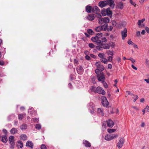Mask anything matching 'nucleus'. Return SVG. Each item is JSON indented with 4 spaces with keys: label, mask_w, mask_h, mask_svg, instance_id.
I'll use <instances>...</instances> for the list:
<instances>
[{
    "label": "nucleus",
    "mask_w": 149,
    "mask_h": 149,
    "mask_svg": "<svg viewBox=\"0 0 149 149\" xmlns=\"http://www.w3.org/2000/svg\"><path fill=\"white\" fill-rule=\"evenodd\" d=\"M96 48L99 51L102 50L103 49H108L110 48V45L108 44L101 42L100 44L96 46Z\"/></svg>",
    "instance_id": "nucleus-1"
},
{
    "label": "nucleus",
    "mask_w": 149,
    "mask_h": 149,
    "mask_svg": "<svg viewBox=\"0 0 149 149\" xmlns=\"http://www.w3.org/2000/svg\"><path fill=\"white\" fill-rule=\"evenodd\" d=\"M145 30L146 32L148 33H149V29L148 27H146L145 28Z\"/></svg>",
    "instance_id": "nucleus-64"
},
{
    "label": "nucleus",
    "mask_w": 149,
    "mask_h": 149,
    "mask_svg": "<svg viewBox=\"0 0 149 149\" xmlns=\"http://www.w3.org/2000/svg\"><path fill=\"white\" fill-rule=\"evenodd\" d=\"M113 29V27L112 26H110L109 28H107V31H111Z\"/></svg>",
    "instance_id": "nucleus-57"
},
{
    "label": "nucleus",
    "mask_w": 149,
    "mask_h": 149,
    "mask_svg": "<svg viewBox=\"0 0 149 149\" xmlns=\"http://www.w3.org/2000/svg\"><path fill=\"white\" fill-rule=\"evenodd\" d=\"M118 7L120 9H122L123 7V3L120 2L118 4Z\"/></svg>",
    "instance_id": "nucleus-27"
},
{
    "label": "nucleus",
    "mask_w": 149,
    "mask_h": 149,
    "mask_svg": "<svg viewBox=\"0 0 149 149\" xmlns=\"http://www.w3.org/2000/svg\"><path fill=\"white\" fill-rule=\"evenodd\" d=\"M14 137L13 136H10L9 138V141L10 142L14 141Z\"/></svg>",
    "instance_id": "nucleus-42"
},
{
    "label": "nucleus",
    "mask_w": 149,
    "mask_h": 149,
    "mask_svg": "<svg viewBox=\"0 0 149 149\" xmlns=\"http://www.w3.org/2000/svg\"><path fill=\"white\" fill-rule=\"evenodd\" d=\"M41 149H47L46 146L44 144H42L40 147Z\"/></svg>",
    "instance_id": "nucleus-52"
},
{
    "label": "nucleus",
    "mask_w": 149,
    "mask_h": 149,
    "mask_svg": "<svg viewBox=\"0 0 149 149\" xmlns=\"http://www.w3.org/2000/svg\"><path fill=\"white\" fill-rule=\"evenodd\" d=\"M136 35L137 36L139 37L140 36L141 33L139 31H137L136 32Z\"/></svg>",
    "instance_id": "nucleus-62"
},
{
    "label": "nucleus",
    "mask_w": 149,
    "mask_h": 149,
    "mask_svg": "<svg viewBox=\"0 0 149 149\" xmlns=\"http://www.w3.org/2000/svg\"><path fill=\"white\" fill-rule=\"evenodd\" d=\"M28 113L31 114L32 116H34L36 114V111L33 110L32 107H30L28 110Z\"/></svg>",
    "instance_id": "nucleus-10"
},
{
    "label": "nucleus",
    "mask_w": 149,
    "mask_h": 149,
    "mask_svg": "<svg viewBox=\"0 0 149 149\" xmlns=\"http://www.w3.org/2000/svg\"><path fill=\"white\" fill-rule=\"evenodd\" d=\"M35 128L38 130H40L41 128V125L40 124H36V125Z\"/></svg>",
    "instance_id": "nucleus-39"
},
{
    "label": "nucleus",
    "mask_w": 149,
    "mask_h": 149,
    "mask_svg": "<svg viewBox=\"0 0 149 149\" xmlns=\"http://www.w3.org/2000/svg\"><path fill=\"white\" fill-rule=\"evenodd\" d=\"M17 132V129L15 128H12L10 130V132L12 134H15Z\"/></svg>",
    "instance_id": "nucleus-23"
},
{
    "label": "nucleus",
    "mask_w": 149,
    "mask_h": 149,
    "mask_svg": "<svg viewBox=\"0 0 149 149\" xmlns=\"http://www.w3.org/2000/svg\"><path fill=\"white\" fill-rule=\"evenodd\" d=\"M1 141L3 142L6 143L7 141V138L6 136H4L2 137Z\"/></svg>",
    "instance_id": "nucleus-32"
},
{
    "label": "nucleus",
    "mask_w": 149,
    "mask_h": 149,
    "mask_svg": "<svg viewBox=\"0 0 149 149\" xmlns=\"http://www.w3.org/2000/svg\"><path fill=\"white\" fill-rule=\"evenodd\" d=\"M85 58L88 60H89L91 59L90 57L88 55H86L85 57Z\"/></svg>",
    "instance_id": "nucleus-59"
},
{
    "label": "nucleus",
    "mask_w": 149,
    "mask_h": 149,
    "mask_svg": "<svg viewBox=\"0 0 149 149\" xmlns=\"http://www.w3.org/2000/svg\"><path fill=\"white\" fill-rule=\"evenodd\" d=\"M96 93L99 94H102L103 95L105 94V92L103 89L100 87H98L97 88Z\"/></svg>",
    "instance_id": "nucleus-8"
},
{
    "label": "nucleus",
    "mask_w": 149,
    "mask_h": 149,
    "mask_svg": "<svg viewBox=\"0 0 149 149\" xmlns=\"http://www.w3.org/2000/svg\"><path fill=\"white\" fill-rule=\"evenodd\" d=\"M31 120L34 123H38L39 121V118H32Z\"/></svg>",
    "instance_id": "nucleus-37"
},
{
    "label": "nucleus",
    "mask_w": 149,
    "mask_h": 149,
    "mask_svg": "<svg viewBox=\"0 0 149 149\" xmlns=\"http://www.w3.org/2000/svg\"><path fill=\"white\" fill-rule=\"evenodd\" d=\"M95 30L96 32H100L102 30V27L99 26L95 28Z\"/></svg>",
    "instance_id": "nucleus-29"
},
{
    "label": "nucleus",
    "mask_w": 149,
    "mask_h": 149,
    "mask_svg": "<svg viewBox=\"0 0 149 149\" xmlns=\"http://www.w3.org/2000/svg\"><path fill=\"white\" fill-rule=\"evenodd\" d=\"M133 98L134 99V102H135L136 100L138 98V97L137 95H136L134 96H133Z\"/></svg>",
    "instance_id": "nucleus-54"
},
{
    "label": "nucleus",
    "mask_w": 149,
    "mask_h": 149,
    "mask_svg": "<svg viewBox=\"0 0 149 149\" xmlns=\"http://www.w3.org/2000/svg\"><path fill=\"white\" fill-rule=\"evenodd\" d=\"M102 105L104 107H107L108 106L109 102L107 98L104 96H102L101 98Z\"/></svg>",
    "instance_id": "nucleus-4"
},
{
    "label": "nucleus",
    "mask_w": 149,
    "mask_h": 149,
    "mask_svg": "<svg viewBox=\"0 0 149 149\" xmlns=\"http://www.w3.org/2000/svg\"><path fill=\"white\" fill-rule=\"evenodd\" d=\"M108 2L109 3V4L111 7L113 8L115 6L114 1L112 0H109Z\"/></svg>",
    "instance_id": "nucleus-22"
},
{
    "label": "nucleus",
    "mask_w": 149,
    "mask_h": 149,
    "mask_svg": "<svg viewBox=\"0 0 149 149\" xmlns=\"http://www.w3.org/2000/svg\"><path fill=\"white\" fill-rule=\"evenodd\" d=\"M124 139L123 138H120L117 143V146L119 148H121L124 144Z\"/></svg>",
    "instance_id": "nucleus-7"
},
{
    "label": "nucleus",
    "mask_w": 149,
    "mask_h": 149,
    "mask_svg": "<svg viewBox=\"0 0 149 149\" xmlns=\"http://www.w3.org/2000/svg\"><path fill=\"white\" fill-rule=\"evenodd\" d=\"M139 26V27L140 28H143L145 26V24H144L142 23L141 24V25Z\"/></svg>",
    "instance_id": "nucleus-63"
},
{
    "label": "nucleus",
    "mask_w": 149,
    "mask_h": 149,
    "mask_svg": "<svg viewBox=\"0 0 149 149\" xmlns=\"http://www.w3.org/2000/svg\"><path fill=\"white\" fill-rule=\"evenodd\" d=\"M101 40L102 43H103L104 42H107V39L105 37H104L102 38Z\"/></svg>",
    "instance_id": "nucleus-48"
},
{
    "label": "nucleus",
    "mask_w": 149,
    "mask_h": 149,
    "mask_svg": "<svg viewBox=\"0 0 149 149\" xmlns=\"http://www.w3.org/2000/svg\"><path fill=\"white\" fill-rule=\"evenodd\" d=\"M106 53L108 55H110L111 56H113L114 55V52L113 50H107L106 51Z\"/></svg>",
    "instance_id": "nucleus-24"
},
{
    "label": "nucleus",
    "mask_w": 149,
    "mask_h": 149,
    "mask_svg": "<svg viewBox=\"0 0 149 149\" xmlns=\"http://www.w3.org/2000/svg\"><path fill=\"white\" fill-rule=\"evenodd\" d=\"M108 26V24H104L103 25L101 26L102 30L104 31H106L107 30Z\"/></svg>",
    "instance_id": "nucleus-20"
},
{
    "label": "nucleus",
    "mask_w": 149,
    "mask_h": 149,
    "mask_svg": "<svg viewBox=\"0 0 149 149\" xmlns=\"http://www.w3.org/2000/svg\"><path fill=\"white\" fill-rule=\"evenodd\" d=\"M90 90L91 91L96 93L97 88L93 86H91L90 88Z\"/></svg>",
    "instance_id": "nucleus-36"
},
{
    "label": "nucleus",
    "mask_w": 149,
    "mask_h": 149,
    "mask_svg": "<svg viewBox=\"0 0 149 149\" xmlns=\"http://www.w3.org/2000/svg\"><path fill=\"white\" fill-rule=\"evenodd\" d=\"M97 112L99 115L102 116H104L103 111L101 108H98L97 110Z\"/></svg>",
    "instance_id": "nucleus-18"
},
{
    "label": "nucleus",
    "mask_w": 149,
    "mask_h": 149,
    "mask_svg": "<svg viewBox=\"0 0 149 149\" xmlns=\"http://www.w3.org/2000/svg\"><path fill=\"white\" fill-rule=\"evenodd\" d=\"M20 138L22 140H26L27 139V136L25 134H22L20 135Z\"/></svg>",
    "instance_id": "nucleus-25"
},
{
    "label": "nucleus",
    "mask_w": 149,
    "mask_h": 149,
    "mask_svg": "<svg viewBox=\"0 0 149 149\" xmlns=\"http://www.w3.org/2000/svg\"><path fill=\"white\" fill-rule=\"evenodd\" d=\"M106 10L107 11V15L109 16L112 14V12L109 10V8H107Z\"/></svg>",
    "instance_id": "nucleus-35"
},
{
    "label": "nucleus",
    "mask_w": 149,
    "mask_h": 149,
    "mask_svg": "<svg viewBox=\"0 0 149 149\" xmlns=\"http://www.w3.org/2000/svg\"><path fill=\"white\" fill-rule=\"evenodd\" d=\"M91 40L93 42H96L97 43L98 45L100 44L101 43V38L99 37H97L96 36L95 37H93L91 38Z\"/></svg>",
    "instance_id": "nucleus-3"
},
{
    "label": "nucleus",
    "mask_w": 149,
    "mask_h": 149,
    "mask_svg": "<svg viewBox=\"0 0 149 149\" xmlns=\"http://www.w3.org/2000/svg\"><path fill=\"white\" fill-rule=\"evenodd\" d=\"M109 18L108 17L99 18L98 19V23L100 24H102L104 23L107 24L109 22Z\"/></svg>",
    "instance_id": "nucleus-2"
},
{
    "label": "nucleus",
    "mask_w": 149,
    "mask_h": 149,
    "mask_svg": "<svg viewBox=\"0 0 149 149\" xmlns=\"http://www.w3.org/2000/svg\"><path fill=\"white\" fill-rule=\"evenodd\" d=\"M19 144H20V148H22L23 147V143L22 142L20 141H18Z\"/></svg>",
    "instance_id": "nucleus-47"
},
{
    "label": "nucleus",
    "mask_w": 149,
    "mask_h": 149,
    "mask_svg": "<svg viewBox=\"0 0 149 149\" xmlns=\"http://www.w3.org/2000/svg\"><path fill=\"white\" fill-rule=\"evenodd\" d=\"M95 17V15L94 14H89L88 15L87 18L89 20L92 21L94 19Z\"/></svg>",
    "instance_id": "nucleus-17"
},
{
    "label": "nucleus",
    "mask_w": 149,
    "mask_h": 149,
    "mask_svg": "<svg viewBox=\"0 0 149 149\" xmlns=\"http://www.w3.org/2000/svg\"><path fill=\"white\" fill-rule=\"evenodd\" d=\"M102 71H100L99 69H97L95 70V72L97 74V75H99L100 74H101V73H103Z\"/></svg>",
    "instance_id": "nucleus-38"
},
{
    "label": "nucleus",
    "mask_w": 149,
    "mask_h": 149,
    "mask_svg": "<svg viewBox=\"0 0 149 149\" xmlns=\"http://www.w3.org/2000/svg\"><path fill=\"white\" fill-rule=\"evenodd\" d=\"M83 143L86 147H90L91 146V143L86 140H84L83 141Z\"/></svg>",
    "instance_id": "nucleus-19"
},
{
    "label": "nucleus",
    "mask_w": 149,
    "mask_h": 149,
    "mask_svg": "<svg viewBox=\"0 0 149 149\" xmlns=\"http://www.w3.org/2000/svg\"><path fill=\"white\" fill-rule=\"evenodd\" d=\"M107 126L109 127H112L114 125L113 121L111 119L108 120L107 122Z\"/></svg>",
    "instance_id": "nucleus-13"
},
{
    "label": "nucleus",
    "mask_w": 149,
    "mask_h": 149,
    "mask_svg": "<svg viewBox=\"0 0 149 149\" xmlns=\"http://www.w3.org/2000/svg\"><path fill=\"white\" fill-rule=\"evenodd\" d=\"M127 43L129 45H133V44L134 43H133L130 39L128 40V41L127 42Z\"/></svg>",
    "instance_id": "nucleus-49"
},
{
    "label": "nucleus",
    "mask_w": 149,
    "mask_h": 149,
    "mask_svg": "<svg viewBox=\"0 0 149 149\" xmlns=\"http://www.w3.org/2000/svg\"><path fill=\"white\" fill-rule=\"evenodd\" d=\"M116 130V129H107L108 132L110 133H112L115 132Z\"/></svg>",
    "instance_id": "nucleus-40"
},
{
    "label": "nucleus",
    "mask_w": 149,
    "mask_h": 149,
    "mask_svg": "<svg viewBox=\"0 0 149 149\" xmlns=\"http://www.w3.org/2000/svg\"><path fill=\"white\" fill-rule=\"evenodd\" d=\"M89 47L91 48H93L95 46L92 43H89L88 44Z\"/></svg>",
    "instance_id": "nucleus-50"
},
{
    "label": "nucleus",
    "mask_w": 149,
    "mask_h": 149,
    "mask_svg": "<svg viewBox=\"0 0 149 149\" xmlns=\"http://www.w3.org/2000/svg\"><path fill=\"white\" fill-rule=\"evenodd\" d=\"M101 13L102 15L103 16H105L107 15V11L105 9H103L102 10Z\"/></svg>",
    "instance_id": "nucleus-30"
},
{
    "label": "nucleus",
    "mask_w": 149,
    "mask_h": 149,
    "mask_svg": "<svg viewBox=\"0 0 149 149\" xmlns=\"http://www.w3.org/2000/svg\"><path fill=\"white\" fill-rule=\"evenodd\" d=\"M104 139L105 140L107 141H110L112 140L111 134H107L104 137Z\"/></svg>",
    "instance_id": "nucleus-21"
},
{
    "label": "nucleus",
    "mask_w": 149,
    "mask_h": 149,
    "mask_svg": "<svg viewBox=\"0 0 149 149\" xmlns=\"http://www.w3.org/2000/svg\"><path fill=\"white\" fill-rule=\"evenodd\" d=\"M25 114H18V119L19 120H22L24 116H25Z\"/></svg>",
    "instance_id": "nucleus-34"
},
{
    "label": "nucleus",
    "mask_w": 149,
    "mask_h": 149,
    "mask_svg": "<svg viewBox=\"0 0 149 149\" xmlns=\"http://www.w3.org/2000/svg\"><path fill=\"white\" fill-rule=\"evenodd\" d=\"M88 109L90 110V113L93 114L94 113V106L92 103H90L88 105Z\"/></svg>",
    "instance_id": "nucleus-11"
},
{
    "label": "nucleus",
    "mask_w": 149,
    "mask_h": 149,
    "mask_svg": "<svg viewBox=\"0 0 149 149\" xmlns=\"http://www.w3.org/2000/svg\"><path fill=\"white\" fill-rule=\"evenodd\" d=\"M77 70L78 73L79 74H82L83 72V69L81 66H79L77 68Z\"/></svg>",
    "instance_id": "nucleus-14"
},
{
    "label": "nucleus",
    "mask_w": 149,
    "mask_h": 149,
    "mask_svg": "<svg viewBox=\"0 0 149 149\" xmlns=\"http://www.w3.org/2000/svg\"><path fill=\"white\" fill-rule=\"evenodd\" d=\"M130 2L131 4L132 5L135 7L136 6V4L134 2H133L132 0H130Z\"/></svg>",
    "instance_id": "nucleus-55"
},
{
    "label": "nucleus",
    "mask_w": 149,
    "mask_h": 149,
    "mask_svg": "<svg viewBox=\"0 0 149 149\" xmlns=\"http://www.w3.org/2000/svg\"><path fill=\"white\" fill-rule=\"evenodd\" d=\"M96 66L97 68H99L101 71H102L104 70V68L103 65H101L100 62H97L95 63Z\"/></svg>",
    "instance_id": "nucleus-9"
},
{
    "label": "nucleus",
    "mask_w": 149,
    "mask_h": 149,
    "mask_svg": "<svg viewBox=\"0 0 149 149\" xmlns=\"http://www.w3.org/2000/svg\"><path fill=\"white\" fill-rule=\"evenodd\" d=\"M107 58H108V59L107 60H108V61H109V62H111L112 61V56H109L108 57H107Z\"/></svg>",
    "instance_id": "nucleus-46"
},
{
    "label": "nucleus",
    "mask_w": 149,
    "mask_h": 149,
    "mask_svg": "<svg viewBox=\"0 0 149 149\" xmlns=\"http://www.w3.org/2000/svg\"><path fill=\"white\" fill-rule=\"evenodd\" d=\"M127 31L126 28L124 29V30L121 31L122 38L123 40H124L125 38L127 37Z\"/></svg>",
    "instance_id": "nucleus-12"
},
{
    "label": "nucleus",
    "mask_w": 149,
    "mask_h": 149,
    "mask_svg": "<svg viewBox=\"0 0 149 149\" xmlns=\"http://www.w3.org/2000/svg\"><path fill=\"white\" fill-rule=\"evenodd\" d=\"M112 24L113 26H116V22L115 21H113L112 22Z\"/></svg>",
    "instance_id": "nucleus-61"
},
{
    "label": "nucleus",
    "mask_w": 149,
    "mask_h": 149,
    "mask_svg": "<svg viewBox=\"0 0 149 149\" xmlns=\"http://www.w3.org/2000/svg\"><path fill=\"white\" fill-rule=\"evenodd\" d=\"M143 23L142 22H141V21L140 20H138V26L141 25Z\"/></svg>",
    "instance_id": "nucleus-60"
},
{
    "label": "nucleus",
    "mask_w": 149,
    "mask_h": 149,
    "mask_svg": "<svg viewBox=\"0 0 149 149\" xmlns=\"http://www.w3.org/2000/svg\"><path fill=\"white\" fill-rule=\"evenodd\" d=\"M145 109L146 112H148L149 111V107L148 106H147L146 108H145Z\"/></svg>",
    "instance_id": "nucleus-58"
},
{
    "label": "nucleus",
    "mask_w": 149,
    "mask_h": 149,
    "mask_svg": "<svg viewBox=\"0 0 149 149\" xmlns=\"http://www.w3.org/2000/svg\"><path fill=\"white\" fill-rule=\"evenodd\" d=\"M97 77L98 80L102 82L104 81L105 79L104 75L103 73H101V74L97 75Z\"/></svg>",
    "instance_id": "nucleus-6"
},
{
    "label": "nucleus",
    "mask_w": 149,
    "mask_h": 149,
    "mask_svg": "<svg viewBox=\"0 0 149 149\" xmlns=\"http://www.w3.org/2000/svg\"><path fill=\"white\" fill-rule=\"evenodd\" d=\"M112 140L113 139H115L117 138L118 135L117 134H111Z\"/></svg>",
    "instance_id": "nucleus-33"
},
{
    "label": "nucleus",
    "mask_w": 149,
    "mask_h": 149,
    "mask_svg": "<svg viewBox=\"0 0 149 149\" xmlns=\"http://www.w3.org/2000/svg\"><path fill=\"white\" fill-rule=\"evenodd\" d=\"M86 11L88 13L93 12V7L89 6H87L86 7Z\"/></svg>",
    "instance_id": "nucleus-15"
},
{
    "label": "nucleus",
    "mask_w": 149,
    "mask_h": 149,
    "mask_svg": "<svg viewBox=\"0 0 149 149\" xmlns=\"http://www.w3.org/2000/svg\"><path fill=\"white\" fill-rule=\"evenodd\" d=\"M100 10L98 7L97 6H95L93 7V12L95 13V12L99 11Z\"/></svg>",
    "instance_id": "nucleus-28"
},
{
    "label": "nucleus",
    "mask_w": 149,
    "mask_h": 149,
    "mask_svg": "<svg viewBox=\"0 0 149 149\" xmlns=\"http://www.w3.org/2000/svg\"><path fill=\"white\" fill-rule=\"evenodd\" d=\"M96 79V78L95 77H92L91 79V80L92 81V82L93 83L95 84V79Z\"/></svg>",
    "instance_id": "nucleus-44"
},
{
    "label": "nucleus",
    "mask_w": 149,
    "mask_h": 149,
    "mask_svg": "<svg viewBox=\"0 0 149 149\" xmlns=\"http://www.w3.org/2000/svg\"><path fill=\"white\" fill-rule=\"evenodd\" d=\"M110 45L112 48H113L115 46V44L113 42H111L110 43Z\"/></svg>",
    "instance_id": "nucleus-56"
},
{
    "label": "nucleus",
    "mask_w": 149,
    "mask_h": 149,
    "mask_svg": "<svg viewBox=\"0 0 149 149\" xmlns=\"http://www.w3.org/2000/svg\"><path fill=\"white\" fill-rule=\"evenodd\" d=\"M27 127V125L26 124H22L20 127L21 129L22 130H25L26 129Z\"/></svg>",
    "instance_id": "nucleus-31"
},
{
    "label": "nucleus",
    "mask_w": 149,
    "mask_h": 149,
    "mask_svg": "<svg viewBox=\"0 0 149 149\" xmlns=\"http://www.w3.org/2000/svg\"><path fill=\"white\" fill-rule=\"evenodd\" d=\"M105 88H107L108 87V85L107 83L104 81L102 82Z\"/></svg>",
    "instance_id": "nucleus-43"
},
{
    "label": "nucleus",
    "mask_w": 149,
    "mask_h": 149,
    "mask_svg": "<svg viewBox=\"0 0 149 149\" xmlns=\"http://www.w3.org/2000/svg\"><path fill=\"white\" fill-rule=\"evenodd\" d=\"M98 56L100 58V59H101L104 57V54L103 53H100L98 54Z\"/></svg>",
    "instance_id": "nucleus-41"
},
{
    "label": "nucleus",
    "mask_w": 149,
    "mask_h": 149,
    "mask_svg": "<svg viewBox=\"0 0 149 149\" xmlns=\"http://www.w3.org/2000/svg\"><path fill=\"white\" fill-rule=\"evenodd\" d=\"M96 36L99 37L101 38V37L102 36V33L101 32L99 33L96 34Z\"/></svg>",
    "instance_id": "nucleus-53"
},
{
    "label": "nucleus",
    "mask_w": 149,
    "mask_h": 149,
    "mask_svg": "<svg viewBox=\"0 0 149 149\" xmlns=\"http://www.w3.org/2000/svg\"><path fill=\"white\" fill-rule=\"evenodd\" d=\"M26 146L30 147L32 149L33 148V144L31 141H28L26 144Z\"/></svg>",
    "instance_id": "nucleus-16"
},
{
    "label": "nucleus",
    "mask_w": 149,
    "mask_h": 149,
    "mask_svg": "<svg viewBox=\"0 0 149 149\" xmlns=\"http://www.w3.org/2000/svg\"><path fill=\"white\" fill-rule=\"evenodd\" d=\"M101 61L105 64H107L108 63V60L107 59L105 58L104 57L100 59Z\"/></svg>",
    "instance_id": "nucleus-26"
},
{
    "label": "nucleus",
    "mask_w": 149,
    "mask_h": 149,
    "mask_svg": "<svg viewBox=\"0 0 149 149\" xmlns=\"http://www.w3.org/2000/svg\"><path fill=\"white\" fill-rule=\"evenodd\" d=\"M87 32L89 34H92L93 33V31L92 29H88Z\"/></svg>",
    "instance_id": "nucleus-45"
},
{
    "label": "nucleus",
    "mask_w": 149,
    "mask_h": 149,
    "mask_svg": "<svg viewBox=\"0 0 149 149\" xmlns=\"http://www.w3.org/2000/svg\"><path fill=\"white\" fill-rule=\"evenodd\" d=\"M99 6L100 7L102 8L105 7L107 5L109 4V3L107 1H100L98 3Z\"/></svg>",
    "instance_id": "nucleus-5"
},
{
    "label": "nucleus",
    "mask_w": 149,
    "mask_h": 149,
    "mask_svg": "<svg viewBox=\"0 0 149 149\" xmlns=\"http://www.w3.org/2000/svg\"><path fill=\"white\" fill-rule=\"evenodd\" d=\"M74 63L76 66L78 64V61L77 60L74 59Z\"/></svg>",
    "instance_id": "nucleus-51"
}]
</instances>
